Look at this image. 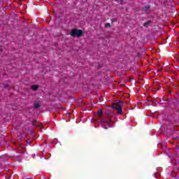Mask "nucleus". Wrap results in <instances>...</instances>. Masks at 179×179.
Here are the masks:
<instances>
[{"instance_id": "7ed1b4c3", "label": "nucleus", "mask_w": 179, "mask_h": 179, "mask_svg": "<svg viewBox=\"0 0 179 179\" xmlns=\"http://www.w3.org/2000/svg\"><path fill=\"white\" fill-rule=\"evenodd\" d=\"M34 107L35 108H40V103L36 102V103L34 104Z\"/></svg>"}, {"instance_id": "423d86ee", "label": "nucleus", "mask_w": 179, "mask_h": 179, "mask_svg": "<svg viewBox=\"0 0 179 179\" xmlns=\"http://www.w3.org/2000/svg\"><path fill=\"white\" fill-rule=\"evenodd\" d=\"M150 8V6H145V7H144V10H149V9Z\"/></svg>"}, {"instance_id": "0eeeda50", "label": "nucleus", "mask_w": 179, "mask_h": 179, "mask_svg": "<svg viewBox=\"0 0 179 179\" xmlns=\"http://www.w3.org/2000/svg\"><path fill=\"white\" fill-rule=\"evenodd\" d=\"M111 27V24H110V23H106L105 24V27Z\"/></svg>"}, {"instance_id": "f03ea898", "label": "nucleus", "mask_w": 179, "mask_h": 179, "mask_svg": "<svg viewBox=\"0 0 179 179\" xmlns=\"http://www.w3.org/2000/svg\"><path fill=\"white\" fill-rule=\"evenodd\" d=\"M83 34V31L80 29H73L71 33L72 37H81Z\"/></svg>"}, {"instance_id": "1a4fd4ad", "label": "nucleus", "mask_w": 179, "mask_h": 179, "mask_svg": "<svg viewBox=\"0 0 179 179\" xmlns=\"http://www.w3.org/2000/svg\"><path fill=\"white\" fill-rule=\"evenodd\" d=\"M116 1H120V2H123L124 0H116Z\"/></svg>"}, {"instance_id": "6e6552de", "label": "nucleus", "mask_w": 179, "mask_h": 179, "mask_svg": "<svg viewBox=\"0 0 179 179\" xmlns=\"http://www.w3.org/2000/svg\"><path fill=\"white\" fill-rule=\"evenodd\" d=\"M98 114H103V110H101V109H99L98 110Z\"/></svg>"}, {"instance_id": "20e7f679", "label": "nucleus", "mask_w": 179, "mask_h": 179, "mask_svg": "<svg viewBox=\"0 0 179 179\" xmlns=\"http://www.w3.org/2000/svg\"><path fill=\"white\" fill-rule=\"evenodd\" d=\"M143 26L145 27H149V26H150V22H147L144 23Z\"/></svg>"}, {"instance_id": "9d476101", "label": "nucleus", "mask_w": 179, "mask_h": 179, "mask_svg": "<svg viewBox=\"0 0 179 179\" xmlns=\"http://www.w3.org/2000/svg\"><path fill=\"white\" fill-rule=\"evenodd\" d=\"M20 1H22V0H20Z\"/></svg>"}, {"instance_id": "f257e3e1", "label": "nucleus", "mask_w": 179, "mask_h": 179, "mask_svg": "<svg viewBox=\"0 0 179 179\" xmlns=\"http://www.w3.org/2000/svg\"><path fill=\"white\" fill-rule=\"evenodd\" d=\"M112 108H115L117 112V114H122V103L121 102H117L116 103H113L112 106Z\"/></svg>"}, {"instance_id": "39448f33", "label": "nucleus", "mask_w": 179, "mask_h": 179, "mask_svg": "<svg viewBox=\"0 0 179 179\" xmlns=\"http://www.w3.org/2000/svg\"><path fill=\"white\" fill-rule=\"evenodd\" d=\"M31 89L34 90H37V89H38V86L37 85H32L31 86Z\"/></svg>"}]
</instances>
